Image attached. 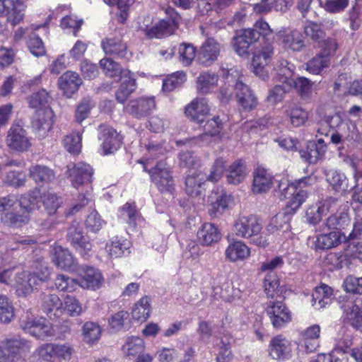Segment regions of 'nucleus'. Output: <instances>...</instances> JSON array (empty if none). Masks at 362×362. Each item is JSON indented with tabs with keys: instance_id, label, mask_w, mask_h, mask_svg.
Masks as SVG:
<instances>
[{
	"instance_id": "9b49d317",
	"label": "nucleus",
	"mask_w": 362,
	"mask_h": 362,
	"mask_svg": "<svg viewBox=\"0 0 362 362\" xmlns=\"http://www.w3.org/2000/svg\"><path fill=\"white\" fill-rule=\"evenodd\" d=\"M99 139L102 141L101 148L104 155L114 153L121 146L122 138L113 128L101 124L99 126Z\"/></svg>"
},
{
	"instance_id": "9d476101",
	"label": "nucleus",
	"mask_w": 362,
	"mask_h": 362,
	"mask_svg": "<svg viewBox=\"0 0 362 362\" xmlns=\"http://www.w3.org/2000/svg\"><path fill=\"white\" fill-rule=\"evenodd\" d=\"M274 54V48L272 45L267 44L255 53L252 58V66L254 74L263 81L269 78L267 65L271 62Z\"/></svg>"
},
{
	"instance_id": "4c0bfd02",
	"label": "nucleus",
	"mask_w": 362,
	"mask_h": 362,
	"mask_svg": "<svg viewBox=\"0 0 362 362\" xmlns=\"http://www.w3.org/2000/svg\"><path fill=\"white\" fill-rule=\"evenodd\" d=\"M341 235L339 231L323 233L317 236L315 247L319 250H329L335 247L341 243Z\"/></svg>"
},
{
	"instance_id": "a878e982",
	"label": "nucleus",
	"mask_w": 362,
	"mask_h": 362,
	"mask_svg": "<svg viewBox=\"0 0 362 362\" xmlns=\"http://www.w3.org/2000/svg\"><path fill=\"white\" fill-rule=\"evenodd\" d=\"M132 75L129 70H125L120 78L121 84L115 93L116 100L120 103H124L136 90V83Z\"/></svg>"
},
{
	"instance_id": "f257e3e1",
	"label": "nucleus",
	"mask_w": 362,
	"mask_h": 362,
	"mask_svg": "<svg viewBox=\"0 0 362 362\" xmlns=\"http://www.w3.org/2000/svg\"><path fill=\"white\" fill-rule=\"evenodd\" d=\"M30 343L26 339L14 337L0 341V354L6 362H16L30 351Z\"/></svg>"
},
{
	"instance_id": "5fc2aeb1",
	"label": "nucleus",
	"mask_w": 362,
	"mask_h": 362,
	"mask_svg": "<svg viewBox=\"0 0 362 362\" xmlns=\"http://www.w3.org/2000/svg\"><path fill=\"white\" fill-rule=\"evenodd\" d=\"M94 107V103L90 98H84L78 104L75 111V120L78 123H81L90 115L91 109Z\"/></svg>"
},
{
	"instance_id": "0e129e2a",
	"label": "nucleus",
	"mask_w": 362,
	"mask_h": 362,
	"mask_svg": "<svg viewBox=\"0 0 362 362\" xmlns=\"http://www.w3.org/2000/svg\"><path fill=\"white\" fill-rule=\"evenodd\" d=\"M27 45L30 52L35 57L42 56L45 54L43 42L35 33L30 34Z\"/></svg>"
},
{
	"instance_id": "58836bf2",
	"label": "nucleus",
	"mask_w": 362,
	"mask_h": 362,
	"mask_svg": "<svg viewBox=\"0 0 362 362\" xmlns=\"http://www.w3.org/2000/svg\"><path fill=\"white\" fill-rule=\"evenodd\" d=\"M247 173L244 163L242 160L235 161L229 166L226 180L229 184L238 185L245 180Z\"/></svg>"
},
{
	"instance_id": "6e6d98bb",
	"label": "nucleus",
	"mask_w": 362,
	"mask_h": 362,
	"mask_svg": "<svg viewBox=\"0 0 362 362\" xmlns=\"http://www.w3.org/2000/svg\"><path fill=\"white\" fill-rule=\"evenodd\" d=\"M179 60L183 66L191 64L195 57L196 49L192 44L182 43L178 49Z\"/></svg>"
},
{
	"instance_id": "f03ea898",
	"label": "nucleus",
	"mask_w": 362,
	"mask_h": 362,
	"mask_svg": "<svg viewBox=\"0 0 362 362\" xmlns=\"http://www.w3.org/2000/svg\"><path fill=\"white\" fill-rule=\"evenodd\" d=\"M166 17L157 24L145 30V34L149 38H161L172 35L178 28L180 16L171 7L165 9Z\"/></svg>"
},
{
	"instance_id": "3c124183",
	"label": "nucleus",
	"mask_w": 362,
	"mask_h": 362,
	"mask_svg": "<svg viewBox=\"0 0 362 362\" xmlns=\"http://www.w3.org/2000/svg\"><path fill=\"white\" fill-rule=\"evenodd\" d=\"M129 245V242L127 240L116 238L110 245H107V250L112 258H118L124 255L125 252H127Z\"/></svg>"
},
{
	"instance_id": "ea45409f",
	"label": "nucleus",
	"mask_w": 362,
	"mask_h": 362,
	"mask_svg": "<svg viewBox=\"0 0 362 362\" xmlns=\"http://www.w3.org/2000/svg\"><path fill=\"white\" fill-rule=\"evenodd\" d=\"M233 202L230 194L222 192L214 202H212L209 209V215L213 218H217L222 215L229 204Z\"/></svg>"
},
{
	"instance_id": "423d86ee",
	"label": "nucleus",
	"mask_w": 362,
	"mask_h": 362,
	"mask_svg": "<svg viewBox=\"0 0 362 362\" xmlns=\"http://www.w3.org/2000/svg\"><path fill=\"white\" fill-rule=\"evenodd\" d=\"M20 327L30 335L45 339L53 334L52 327L45 319H35L30 317L27 313L26 316H22L20 320Z\"/></svg>"
},
{
	"instance_id": "c03bdc74",
	"label": "nucleus",
	"mask_w": 362,
	"mask_h": 362,
	"mask_svg": "<svg viewBox=\"0 0 362 362\" xmlns=\"http://www.w3.org/2000/svg\"><path fill=\"white\" fill-rule=\"evenodd\" d=\"M144 349V343L142 339L138 337H130L127 339L122 346V351L127 356H136L142 353Z\"/></svg>"
},
{
	"instance_id": "cd10ccee",
	"label": "nucleus",
	"mask_w": 362,
	"mask_h": 362,
	"mask_svg": "<svg viewBox=\"0 0 362 362\" xmlns=\"http://www.w3.org/2000/svg\"><path fill=\"white\" fill-rule=\"evenodd\" d=\"M332 300L333 290L325 284L316 287L312 294V305L318 310L331 304Z\"/></svg>"
},
{
	"instance_id": "5701e85b",
	"label": "nucleus",
	"mask_w": 362,
	"mask_h": 362,
	"mask_svg": "<svg viewBox=\"0 0 362 362\" xmlns=\"http://www.w3.org/2000/svg\"><path fill=\"white\" fill-rule=\"evenodd\" d=\"M209 112V107L204 98H196L185 107V115L191 120L202 124Z\"/></svg>"
},
{
	"instance_id": "4d7b16f0",
	"label": "nucleus",
	"mask_w": 362,
	"mask_h": 362,
	"mask_svg": "<svg viewBox=\"0 0 362 362\" xmlns=\"http://www.w3.org/2000/svg\"><path fill=\"white\" fill-rule=\"evenodd\" d=\"M83 334L87 343H94L98 341L101 334L100 326L93 322H87L83 327Z\"/></svg>"
},
{
	"instance_id": "aec40b11",
	"label": "nucleus",
	"mask_w": 362,
	"mask_h": 362,
	"mask_svg": "<svg viewBox=\"0 0 362 362\" xmlns=\"http://www.w3.org/2000/svg\"><path fill=\"white\" fill-rule=\"evenodd\" d=\"M337 199L328 197L315 204L310 206L305 212V218L310 224L315 225L320 222L322 216L329 211L333 205H335Z\"/></svg>"
},
{
	"instance_id": "c756f323",
	"label": "nucleus",
	"mask_w": 362,
	"mask_h": 362,
	"mask_svg": "<svg viewBox=\"0 0 362 362\" xmlns=\"http://www.w3.org/2000/svg\"><path fill=\"white\" fill-rule=\"evenodd\" d=\"M205 184L204 175L200 173H194L187 175L185 180V192L192 197L201 196Z\"/></svg>"
},
{
	"instance_id": "a19ab883",
	"label": "nucleus",
	"mask_w": 362,
	"mask_h": 362,
	"mask_svg": "<svg viewBox=\"0 0 362 362\" xmlns=\"http://www.w3.org/2000/svg\"><path fill=\"white\" fill-rule=\"evenodd\" d=\"M327 181L337 192H346L349 190L346 177L344 174L337 171L329 170L327 174Z\"/></svg>"
},
{
	"instance_id": "4be33fe9",
	"label": "nucleus",
	"mask_w": 362,
	"mask_h": 362,
	"mask_svg": "<svg viewBox=\"0 0 362 362\" xmlns=\"http://www.w3.org/2000/svg\"><path fill=\"white\" fill-rule=\"evenodd\" d=\"M203 128L204 131V134L192 139L195 144L203 146L209 144L213 137L219 135L223 128V124L219 117H214L212 119L206 120Z\"/></svg>"
},
{
	"instance_id": "bf43d9fd",
	"label": "nucleus",
	"mask_w": 362,
	"mask_h": 362,
	"mask_svg": "<svg viewBox=\"0 0 362 362\" xmlns=\"http://www.w3.org/2000/svg\"><path fill=\"white\" fill-rule=\"evenodd\" d=\"M279 281L274 272H269L264 277V291L268 298H274L277 293Z\"/></svg>"
},
{
	"instance_id": "e2e57ef3",
	"label": "nucleus",
	"mask_w": 362,
	"mask_h": 362,
	"mask_svg": "<svg viewBox=\"0 0 362 362\" xmlns=\"http://www.w3.org/2000/svg\"><path fill=\"white\" fill-rule=\"evenodd\" d=\"M119 211L121 218L126 220L129 226L133 227L136 226V220L139 216V213L134 203H126Z\"/></svg>"
},
{
	"instance_id": "f8f14e48",
	"label": "nucleus",
	"mask_w": 362,
	"mask_h": 362,
	"mask_svg": "<svg viewBox=\"0 0 362 362\" xmlns=\"http://www.w3.org/2000/svg\"><path fill=\"white\" fill-rule=\"evenodd\" d=\"M67 173L72 185L76 188L92 182L93 169L86 163L79 162L69 165Z\"/></svg>"
},
{
	"instance_id": "338daca9",
	"label": "nucleus",
	"mask_w": 362,
	"mask_h": 362,
	"mask_svg": "<svg viewBox=\"0 0 362 362\" xmlns=\"http://www.w3.org/2000/svg\"><path fill=\"white\" fill-rule=\"evenodd\" d=\"M286 92V85H276L269 90L266 101L270 105H275L283 100Z\"/></svg>"
},
{
	"instance_id": "393cba45",
	"label": "nucleus",
	"mask_w": 362,
	"mask_h": 362,
	"mask_svg": "<svg viewBox=\"0 0 362 362\" xmlns=\"http://www.w3.org/2000/svg\"><path fill=\"white\" fill-rule=\"evenodd\" d=\"M58 83L59 88L70 98L78 91L82 84V79L77 73L68 71L59 77Z\"/></svg>"
},
{
	"instance_id": "774afa93",
	"label": "nucleus",
	"mask_w": 362,
	"mask_h": 362,
	"mask_svg": "<svg viewBox=\"0 0 362 362\" xmlns=\"http://www.w3.org/2000/svg\"><path fill=\"white\" fill-rule=\"evenodd\" d=\"M344 289L348 293H362V277L349 276L344 281Z\"/></svg>"
},
{
	"instance_id": "72a5a7b5",
	"label": "nucleus",
	"mask_w": 362,
	"mask_h": 362,
	"mask_svg": "<svg viewBox=\"0 0 362 362\" xmlns=\"http://www.w3.org/2000/svg\"><path fill=\"white\" fill-rule=\"evenodd\" d=\"M53 262L59 268L62 269H68L72 268L76 260L71 253L62 246H54L53 250Z\"/></svg>"
},
{
	"instance_id": "37998d69",
	"label": "nucleus",
	"mask_w": 362,
	"mask_h": 362,
	"mask_svg": "<svg viewBox=\"0 0 362 362\" xmlns=\"http://www.w3.org/2000/svg\"><path fill=\"white\" fill-rule=\"evenodd\" d=\"M150 299L147 296L141 298L134 305L132 310V317L141 322L146 321L150 315Z\"/></svg>"
},
{
	"instance_id": "473e14b6",
	"label": "nucleus",
	"mask_w": 362,
	"mask_h": 362,
	"mask_svg": "<svg viewBox=\"0 0 362 362\" xmlns=\"http://www.w3.org/2000/svg\"><path fill=\"white\" fill-rule=\"evenodd\" d=\"M320 327L313 325L301 333L302 343L307 352H313L319 346Z\"/></svg>"
},
{
	"instance_id": "79ce46f5",
	"label": "nucleus",
	"mask_w": 362,
	"mask_h": 362,
	"mask_svg": "<svg viewBox=\"0 0 362 362\" xmlns=\"http://www.w3.org/2000/svg\"><path fill=\"white\" fill-rule=\"evenodd\" d=\"M30 176L36 183L50 182L54 177L53 171L45 165H34L30 168Z\"/></svg>"
},
{
	"instance_id": "ddd939ff",
	"label": "nucleus",
	"mask_w": 362,
	"mask_h": 362,
	"mask_svg": "<svg viewBox=\"0 0 362 362\" xmlns=\"http://www.w3.org/2000/svg\"><path fill=\"white\" fill-rule=\"evenodd\" d=\"M260 37V33L256 29H245L233 38L232 44L235 52L241 57L249 55L250 47L256 42Z\"/></svg>"
},
{
	"instance_id": "13d9d810",
	"label": "nucleus",
	"mask_w": 362,
	"mask_h": 362,
	"mask_svg": "<svg viewBox=\"0 0 362 362\" xmlns=\"http://www.w3.org/2000/svg\"><path fill=\"white\" fill-rule=\"evenodd\" d=\"M347 221L348 218L346 214L332 215L322 224L320 228L323 232H325V229H340L344 227Z\"/></svg>"
},
{
	"instance_id": "680f3d73",
	"label": "nucleus",
	"mask_w": 362,
	"mask_h": 362,
	"mask_svg": "<svg viewBox=\"0 0 362 362\" xmlns=\"http://www.w3.org/2000/svg\"><path fill=\"white\" fill-rule=\"evenodd\" d=\"M51 100L47 91L42 89L28 98V102L30 106L33 108H37L40 106H45Z\"/></svg>"
},
{
	"instance_id": "2eb2a0df",
	"label": "nucleus",
	"mask_w": 362,
	"mask_h": 362,
	"mask_svg": "<svg viewBox=\"0 0 362 362\" xmlns=\"http://www.w3.org/2000/svg\"><path fill=\"white\" fill-rule=\"evenodd\" d=\"M221 74L226 81L220 88L219 98L222 102L227 103L233 97L236 82L242 81V75L240 71L235 67L222 68Z\"/></svg>"
},
{
	"instance_id": "6e6552de",
	"label": "nucleus",
	"mask_w": 362,
	"mask_h": 362,
	"mask_svg": "<svg viewBox=\"0 0 362 362\" xmlns=\"http://www.w3.org/2000/svg\"><path fill=\"white\" fill-rule=\"evenodd\" d=\"M144 169L149 173L152 182L160 192H170L173 188V179L165 162L163 160L158 162L149 170H147L146 168Z\"/></svg>"
},
{
	"instance_id": "e433bc0d",
	"label": "nucleus",
	"mask_w": 362,
	"mask_h": 362,
	"mask_svg": "<svg viewBox=\"0 0 362 362\" xmlns=\"http://www.w3.org/2000/svg\"><path fill=\"white\" fill-rule=\"evenodd\" d=\"M326 152V145L309 143L305 150L299 151L300 157L310 164H315L320 160Z\"/></svg>"
},
{
	"instance_id": "20e7f679",
	"label": "nucleus",
	"mask_w": 362,
	"mask_h": 362,
	"mask_svg": "<svg viewBox=\"0 0 362 362\" xmlns=\"http://www.w3.org/2000/svg\"><path fill=\"white\" fill-rule=\"evenodd\" d=\"M66 239L83 258L87 259L92 256L93 245L83 235L78 223L73 222L68 228Z\"/></svg>"
},
{
	"instance_id": "052dcab7",
	"label": "nucleus",
	"mask_w": 362,
	"mask_h": 362,
	"mask_svg": "<svg viewBox=\"0 0 362 362\" xmlns=\"http://www.w3.org/2000/svg\"><path fill=\"white\" fill-rule=\"evenodd\" d=\"M305 35L312 40L320 43L325 37V33L316 23L310 22L304 27Z\"/></svg>"
},
{
	"instance_id": "f3484780",
	"label": "nucleus",
	"mask_w": 362,
	"mask_h": 362,
	"mask_svg": "<svg viewBox=\"0 0 362 362\" xmlns=\"http://www.w3.org/2000/svg\"><path fill=\"white\" fill-rule=\"evenodd\" d=\"M155 108L154 98L147 97L129 101L124 110L134 117L141 118L147 116Z\"/></svg>"
},
{
	"instance_id": "f704fd0d",
	"label": "nucleus",
	"mask_w": 362,
	"mask_h": 362,
	"mask_svg": "<svg viewBox=\"0 0 362 362\" xmlns=\"http://www.w3.org/2000/svg\"><path fill=\"white\" fill-rule=\"evenodd\" d=\"M225 255L226 258L231 262L242 261L250 256V251L244 243L238 240L231 243L228 246Z\"/></svg>"
},
{
	"instance_id": "2f4dec72",
	"label": "nucleus",
	"mask_w": 362,
	"mask_h": 362,
	"mask_svg": "<svg viewBox=\"0 0 362 362\" xmlns=\"http://www.w3.org/2000/svg\"><path fill=\"white\" fill-rule=\"evenodd\" d=\"M252 191L260 194L268 191L272 185V176L263 168H258L254 173Z\"/></svg>"
},
{
	"instance_id": "c85d7f7f",
	"label": "nucleus",
	"mask_w": 362,
	"mask_h": 362,
	"mask_svg": "<svg viewBox=\"0 0 362 362\" xmlns=\"http://www.w3.org/2000/svg\"><path fill=\"white\" fill-rule=\"evenodd\" d=\"M197 238L203 245H211L217 243L221 238L218 228L213 223H205L197 232Z\"/></svg>"
},
{
	"instance_id": "a18cd8bd",
	"label": "nucleus",
	"mask_w": 362,
	"mask_h": 362,
	"mask_svg": "<svg viewBox=\"0 0 362 362\" xmlns=\"http://www.w3.org/2000/svg\"><path fill=\"white\" fill-rule=\"evenodd\" d=\"M329 58L322 53H319L306 64V70L313 74H320L321 71L329 66Z\"/></svg>"
},
{
	"instance_id": "603ef678",
	"label": "nucleus",
	"mask_w": 362,
	"mask_h": 362,
	"mask_svg": "<svg viewBox=\"0 0 362 362\" xmlns=\"http://www.w3.org/2000/svg\"><path fill=\"white\" fill-rule=\"evenodd\" d=\"M14 317V308L7 296L0 295V322L9 323Z\"/></svg>"
},
{
	"instance_id": "69168bd1",
	"label": "nucleus",
	"mask_w": 362,
	"mask_h": 362,
	"mask_svg": "<svg viewBox=\"0 0 362 362\" xmlns=\"http://www.w3.org/2000/svg\"><path fill=\"white\" fill-rule=\"evenodd\" d=\"M294 87L302 98H308L311 93L313 83L308 78L299 76L293 80Z\"/></svg>"
},
{
	"instance_id": "7c9ffc66",
	"label": "nucleus",
	"mask_w": 362,
	"mask_h": 362,
	"mask_svg": "<svg viewBox=\"0 0 362 362\" xmlns=\"http://www.w3.org/2000/svg\"><path fill=\"white\" fill-rule=\"evenodd\" d=\"M62 303L55 294L43 293L42 297V309L50 318L57 317L62 313Z\"/></svg>"
},
{
	"instance_id": "b1692460",
	"label": "nucleus",
	"mask_w": 362,
	"mask_h": 362,
	"mask_svg": "<svg viewBox=\"0 0 362 362\" xmlns=\"http://www.w3.org/2000/svg\"><path fill=\"white\" fill-rule=\"evenodd\" d=\"M220 51V44L214 38L209 37L200 47L199 59L202 64L209 66L217 59Z\"/></svg>"
},
{
	"instance_id": "39448f33",
	"label": "nucleus",
	"mask_w": 362,
	"mask_h": 362,
	"mask_svg": "<svg viewBox=\"0 0 362 362\" xmlns=\"http://www.w3.org/2000/svg\"><path fill=\"white\" fill-rule=\"evenodd\" d=\"M7 146L15 151H27L31 146V141L27 132L19 122H14L8 131L6 139Z\"/></svg>"
},
{
	"instance_id": "864d4df0",
	"label": "nucleus",
	"mask_w": 362,
	"mask_h": 362,
	"mask_svg": "<svg viewBox=\"0 0 362 362\" xmlns=\"http://www.w3.org/2000/svg\"><path fill=\"white\" fill-rule=\"evenodd\" d=\"M29 217L25 213L17 214L15 213H6L1 216V222L9 227L18 228L28 223Z\"/></svg>"
},
{
	"instance_id": "a211bd4d",
	"label": "nucleus",
	"mask_w": 362,
	"mask_h": 362,
	"mask_svg": "<svg viewBox=\"0 0 362 362\" xmlns=\"http://www.w3.org/2000/svg\"><path fill=\"white\" fill-rule=\"evenodd\" d=\"M79 272V284L81 287L95 291L103 285L104 279L98 269L93 267L83 266L81 267Z\"/></svg>"
},
{
	"instance_id": "412c9836",
	"label": "nucleus",
	"mask_w": 362,
	"mask_h": 362,
	"mask_svg": "<svg viewBox=\"0 0 362 362\" xmlns=\"http://www.w3.org/2000/svg\"><path fill=\"white\" fill-rule=\"evenodd\" d=\"M21 7L18 0H0V16H6L8 22L16 25L23 18Z\"/></svg>"
},
{
	"instance_id": "8fccbe9b",
	"label": "nucleus",
	"mask_w": 362,
	"mask_h": 362,
	"mask_svg": "<svg viewBox=\"0 0 362 362\" xmlns=\"http://www.w3.org/2000/svg\"><path fill=\"white\" fill-rule=\"evenodd\" d=\"M100 65L105 74L110 77L123 76L126 69H122L120 65L110 58H103L100 61Z\"/></svg>"
},
{
	"instance_id": "c9c22d12",
	"label": "nucleus",
	"mask_w": 362,
	"mask_h": 362,
	"mask_svg": "<svg viewBox=\"0 0 362 362\" xmlns=\"http://www.w3.org/2000/svg\"><path fill=\"white\" fill-rule=\"evenodd\" d=\"M345 313V320L354 328L362 327V310L351 300L341 306Z\"/></svg>"
},
{
	"instance_id": "49530a36",
	"label": "nucleus",
	"mask_w": 362,
	"mask_h": 362,
	"mask_svg": "<svg viewBox=\"0 0 362 362\" xmlns=\"http://www.w3.org/2000/svg\"><path fill=\"white\" fill-rule=\"evenodd\" d=\"M82 134L79 132H73L65 136L63 139L64 148L72 154H78L81 150Z\"/></svg>"
},
{
	"instance_id": "4468645a",
	"label": "nucleus",
	"mask_w": 362,
	"mask_h": 362,
	"mask_svg": "<svg viewBox=\"0 0 362 362\" xmlns=\"http://www.w3.org/2000/svg\"><path fill=\"white\" fill-rule=\"evenodd\" d=\"M53 112L49 108L40 109L33 117L31 127L39 138L45 137L53 124Z\"/></svg>"
},
{
	"instance_id": "bb28decb",
	"label": "nucleus",
	"mask_w": 362,
	"mask_h": 362,
	"mask_svg": "<svg viewBox=\"0 0 362 362\" xmlns=\"http://www.w3.org/2000/svg\"><path fill=\"white\" fill-rule=\"evenodd\" d=\"M101 45L106 54L117 55L120 58L127 57V47L120 36L105 38Z\"/></svg>"
},
{
	"instance_id": "1a4fd4ad",
	"label": "nucleus",
	"mask_w": 362,
	"mask_h": 362,
	"mask_svg": "<svg viewBox=\"0 0 362 362\" xmlns=\"http://www.w3.org/2000/svg\"><path fill=\"white\" fill-rule=\"evenodd\" d=\"M262 228L258 218L253 215L240 216L233 224L235 235L242 238H251L258 235Z\"/></svg>"
},
{
	"instance_id": "0eeeda50",
	"label": "nucleus",
	"mask_w": 362,
	"mask_h": 362,
	"mask_svg": "<svg viewBox=\"0 0 362 362\" xmlns=\"http://www.w3.org/2000/svg\"><path fill=\"white\" fill-rule=\"evenodd\" d=\"M266 313L274 328L284 327L292 320L291 312L281 300H269L266 308Z\"/></svg>"
},
{
	"instance_id": "6ab92c4d",
	"label": "nucleus",
	"mask_w": 362,
	"mask_h": 362,
	"mask_svg": "<svg viewBox=\"0 0 362 362\" xmlns=\"http://www.w3.org/2000/svg\"><path fill=\"white\" fill-rule=\"evenodd\" d=\"M235 96L241 107L247 111L255 109L258 100L250 88L243 81H238L235 85Z\"/></svg>"
},
{
	"instance_id": "09e8293b",
	"label": "nucleus",
	"mask_w": 362,
	"mask_h": 362,
	"mask_svg": "<svg viewBox=\"0 0 362 362\" xmlns=\"http://www.w3.org/2000/svg\"><path fill=\"white\" fill-rule=\"evenodd\" d=\"M284 46L293 51H300L304 47L301 34L296 30L286 33L282 37Z\"/></svg>"
},
{
	"instance_id": "dca6fc26",
	"label": "nucleus",
	"mask_w": 362,
	"mask_h": 362,
	"mask_svg": "<svg viewBox=\"0 0 362 362\" xmlns=\"http://www.w3.org/2000/svg\"><path fill=\"white\" fill-rule=\"evenodd\" d=\"M269 353L271 357L275 360L288 359L291 357V344L286 337L277 335L270 341Z\"/></svg>"
},
{
	"instance_id": "7ed1b4c3",
	"label": "nucleus",
	"mask_w": 362,
	"mask_h": 362,
	"mask_svg": "<svg viewBox=\"0 0 362 362\" xmlns=\"http://www.w3.org/2000/svg\"><path fill=\"white\" fill-rule=\"evenodd\" d=\"M46 274L40 276L36 273L22 272L15 276L14 287L18 296L25 298L37 289L40 284L47 281Z\"/></svg>"
},
{
	"instance_id": "de8ad7c7",
	"label": "nucleus",
	"mask_w": 362,
	"mask_h": 362,
	"mask_svg": "<svg viewBox=\"0 0 362 362\" xmlns=\"http://www.w3.org/2000/svg\"><path fill=\"white\" fill-rule=\"evenodd\" d=\"M218 82V76L215 74L204 73L197 79V90L202 93H207L214 88Z\"/></svg>"
}]
</instances>
